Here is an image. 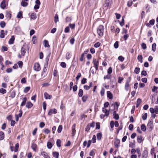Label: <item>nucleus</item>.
Segmentation results:
<instances>
[{"label":"nucleus","mask_w":158,"mask_h":158,"mask_svg":"<svg viewBox=\"0 0 158 158\" xmlns=\"http://www.w3.org/2000/svg\"><path fill=\"white\" fill-rule=\"evenodd\" d=\"M97 32L99 36H102L104 32V26L102 25H100L97 29Z\"/></svg>","instance_id":"nucleus-1"},{"label":"nucleus","mask_w":158,"mask_h":158,"mask_svg":"<svg viewBox=\"0 0 158 158\" xmlns=\"http://www.w3.org/2000/svg\"><path fill=\"white\" fill-rule=\"evenodd\" d=\"M27 47V46L26 45H23V46L22 47L21 50V54H19L18 56L19 58H21V56H24L26 53V49Z\"/></svg>","instance_id":"nucleus-2"},{"label":"nucleus","mask_w":158,"mask_h":158,"mask_svg":"<svg viewBox=\"0 0 158 158\" xmlns=\"http://www.w3.org/2000/svg\"><path fill=\"white\" fill-rule=\"evenodd\" d=\"M93 62L96 70H97L98 69V66L99 65L98 60L96 59H93Z\"/></svg>","instance_id":"nucleus-3"},{"label":"nucleus","mask_w":158,"mask_h":158,"mask_svg":"<svg viewBox=\"0 0 158 158\" xmlns=\"http://www.w3.org/2000/svg\"><path fill=\"white\" fill-rule=\"evenodd\" d=\"M34 69L35 71H39L41 69L40 64L37 63H35L34 65Z\"/></svg>","instance_id":"nucleus-4"},{"label":"nucleus","mask_w":158,"mask_h":158,"mask_svg":"<svg viewBox=\"0 0 158 158\" xmlns=\"http://www.w3.org/2000/svg\"><path fill=\"white\" fill-rule=\"evenodd\" d=\"M57 113V110L55 108L51 109L49 111L48 114L49 115H51L52 114H56Z\"/></svg>","instance_id":"nucleus-5"},{"label":"nucleus","mask_w":158,"mask_h":158,"mask_svg":"<svg viewBox=\"0 0 158 158\" xmlns=\"http://www.w3.org/2000/svg\"><path fill=\"white\" fill-rule=\"evenodd\" d=\"M102 112L105 113L106 116H108L109 115V111L107 110L105 108L103 107L102 109Z\"/></svg>","instance_id":"nucleus-6"},{"label":"nucleus","mask_w":158,"mask_h":158,"mask_svg":"<svg viewBox=\"0 0 158 158\" xmlns=\"http://www.w3.org/2000/svg\"><path fill=\"white\" fill-rule=\"evenodd\" d=\"M92 82H90L89 83V85L88 86L87 85H85L84 86V89L86 90H89L90 88L92 86Z\"/></svg>","instance_id":"nucleus-7"},{"label":"nucleus","mask_w":158,"mask_h":158,"mask_svg":"<svg viewBox=\"0 0 158 158\" xmlns=\"http://www.w3.org/2000/svg\"><path fill=\"white\" fill-rule=\"evenodd\" d=\"M144 140V139L141 135L138 136L137 138V141L138 143H140L142 142Z\"/></svg>","instance_id":"nucleus-8"},{"label":"nucleus","mask_w":158,"mask_h":158,"mask_svg":"<svg viewBox=\"0 0 158 158\" xmlns=\"http://www.w3.org/2000/svg\"><path fill=\"white\" fill-rule=\"evenodd\" d=\"M44 96L45 98L46 99H51L52 98V96L48 94L47 93L45 92L44 93Z\"/></svg>","instance_id":"nucleus-9"},{"label":"nucleus","mask_w":158,"mask_h":158,"mask_svg":"<svg viewBox=\"0 0 158 158\" xmlns=\"http://www.w3.org/2000/svg\"><path fill=\"white\" fill-rule=\"evenodd\" d=\"M113 117V118L116 120H118L119 118V116L118 114H116V111H114Z\"/></svg>","instance_id":"nucleus-10"},{"label":"nucleus","mask_w":158,"mask_h":158,"mask_svg":"<svg viewBox=\"0 0 158 158\" xmlns=\"http://www.w3.org/2000/svg\"><path fill=\"white\" fill-rule=\"evenodd\" d=\"M0 7L1 8L3 9H4L5 8L6 5L5 0H3L2 2L0 5Z\"/></svg>","instance_id":"nucleus-11"},{"label":"nucleus","mask_w":158,"mask_h":158,"mask_svg":"<svg viewBox=\"0 0 158 158\" xmlns=\"http://www.w3.org/2000/svg\"><path fill=\"white\" fill-rule=\"evenodd\" d=\"M107 96L108 98L110 99H112L113 98L112 94L111 93L110 91H107Z\"/></svg>","instance_id":"nucleus-12"},{"label":"nucleus","mask_w":158,"mask_h":158,"mask_svg":"<svg viewBox=\"0 0 158 158\" xmlns=\"http://www.w3.org/2000/svg\"><path fill=\"white\" fill-rule=\"evenodd\" d=\"M148 152L147 150H145L143 151L142 156L143 157H144V158H147V156H148Z\"/></svg>","instance_id":"nucleus-13"},{"label":"nucleus","mask_w":158,"mask_h":158,"mask_svg":"<svg viewBox=\"0 0 158 158\" xmlns=\"http://www.w3.org/2000/svg\"><path fill=\"white\" fill-rule=\"evenodd\" d=\"M33 106V104L30 102H27L26 107L28 108H30Z\"/></svg>","instance_id":"nucleus-14"},{"label":"nucleus","mask_w":158,"mask_h":158,"mask_svg":"<svg viewBox=\"0 0 158 158\" xmlns=\"http://www.w3.org/2000/svg\"><path fill=\"white\" fill-rule=\"evenodd\" d=\"M27 101V98L26 97H24L23 99V102L21 104V106H23L26 104Z\"/></svg>","instance_id":"nucleus-15"},{"label":"nucleus","mask_w":158,"mask_h":158,"mask_svg":"<svg viewBox=\"0 0 158 158\" xmlns=\"http://www.w3.org/2000/svg\"><path fill=\"white\" fill-rule=\"evenodd\" d=\"M15 39V38L14 36H12L11 38L9 40V44H13L14 43Z\"/></svg>","instance_id":"nucleus-16"},{"label":"nucleus","mask_w":158,"mask_h":158,"mask_svg":"<svg viewBox=\"0 0 158 158\" xmlns=\"http://www.w3.org/2000/svg\"><path fill=\"white\" fill-rule=\"evenodd\" d=\"M41 155L42 156L44 157V158L47 157L48 156V153L44 151L42 152H41Z\"/></svg>","instance_id":"nucleus-17"},{"label":"nucleus","mask_w":158,"mask_h":158,"mask_svg":"<svg viewBox=\"0 0 158 158\" xmlns=\"http://www.w3.org/2000/svg\"><path fill=\"white\" fill-rule=\"evenodd\" d=\"M44 46L45 47H48L49 48L50 47V46L49 45L48 41L46 40H45L44 41Z\"/></svg>","instance_id":"nucleus-18"},{"label":"nucleus","mask_w":158,"mask_h":158,"mask_svg":"<svg viewBox=\"0 0 158 158\" xmlns=\"http://www.w3.org/2000/svg\"><path fill=\"white\" fill-rule=\"evenodd\" d=\"M111 3V0H106L105 5L106 6L108 7L110 6Z\"/></svg>","instance_id":"nucleus-19"},{"label":"nucleus","mask_w":158,"mask_h":158,"mask_svg":"<svg viewBox=\"0 0 158 158\" xmlns=\"http://www.w3.org/2000/svg\"><path fill=\"white\" fill-rule=\"evenodd\" d=\"M53 156L55 158H58L59 156V153L58 152H53L52 153Z\"/></svg>","instance_id":"nucleus-20"},{"label":"nucleus","mask_w":158,"mask_h":158,"mask_svg":"<svg viewBox=\"0 0 158 158\" xmlns=\"http://www.w3.org/2000/svg\"><path fill=\"white\" fill-rule=\"evenodd\" d=\"M129 82L128 81H127L125 85V89L127 91H128L129 90Z\"/></svg>","instance_id":"nucleus-21"},{"label":"nucleus","mask_w":158,"mask_h":158,"mask_svg":"<svg viewBox=\"0 0 158 158\" xmlns=\"http://www.w3.org/2000/svg\"><path fill=\"white\" fill-rule=\"evenodd\" d=\"M75 124H73L72 127V134L73 135V136L76 133V130L75 129Z\"/></svg>","instance_id":"nucleus-22"},{"label":"nucleus","mask_w":158,"mask_h":158,"mask_svg":"<svg viewBox=\"0 0 158 158\" xmlns=\"http://www.w3.org/2000/svg\"><path fill=\"white\" fill-rule=\"evenodd\" d=\"M148 125L151 129L153 128V123L151 121H150L148 122Z\"/></svg>","instance_id":"nucleus-23"},{"label":"nucleus","mask_w":158,"mask_h":158,"mask_svg":"<svg viewBox=\"0 0 158 158\" xmlns=\"http://www.w3.org/2000/svg\"><path fill=\"white\" fill-rule=\"evenodd\" d=\"M37 145L34 143H33L31 145V148L34 151H36V149L37 148Z\"/></svg>","instance_id":"nucleus-24"},{"label":"nucleus","mask_w":158,"mask_h":158,"mask_svg":"<svg viewBox=\"0 0 158 158\" xmlns=\"http://www.w3.org/2000/svg\"><path fill=\"white\" fill-rule=\"evenodd\" d=\"M31 18L33 19H35L36 18V14L35 13H32L31 15Z\"/></svg>","instance_id":"nucleus-25"},{"label":"nucleus","mask_w":158,"mask_h":158,"mask_svg":"<svg viewBox=\"0 0 158 158\" xmlns=\"http://www.w3.org/2000/svg\"><path fill=\"white\" fill-rule=\"evenodd\" d=\"M137 59L141 63L143 62V57L141 55H139L137 57Z\"/></svg>","instance_id":"nucleus-26"},{"label":"nucleus","mask_w":158,"mask_h":158,"mask_svg":"<svg viewBox=\"0 0 158 158\" xmlns=\"http://www.w3.org/2000/svg\"><path fill=\"white\" fill-rule=\"evenodd\" d=\"M97 139L98 140H100L102 137V134L101 133H99L97 134Z\"/></svg>","instance_id":"nucleus-27"},{"label":"nucleus","mask_w":158,"mask_h":158,"mask_svg":"<svg viewBox=\"0 0 158 158\" xmlns=\"http://www.w3.org/2000/svg\"><path fill=\"white\" fill-rule=\"evenodd\" d=\"M4 138V135L3 132H0V140H2Z\"/></svg>","instance_id":"nucleus-28"},{"label":"nucleus","mask_w":158,"mask_h":158,"mask_svg":"<svg viewBox=\"0 0 158 158\" xmlns=\"http://www.w3.org/2000/svg\"><path fill=\"white\" fill-rule=\"evenodd\" d=\"M0 37L2 38H4L5 37V33L4 31L3 30H2L0 32Z\"/></svg>","instance_id":"nucleus-29"},{"label":"nucleus","mask_w":158,"mask_h":158,"mask_svg":"<svg viewBox=\"0 0 158 158\" xmlns=\"http://www.w3.org/2000/svg\"><path fill=\"white\" fill-rule=\"evenodd\" d=\"M156 44L155 43H154L152 45V50L153 52H155L156 50Z\"/></svg>","instance_id":"nucleus-30"},{"label":"nucleus","mask_w":158,"mask_h":158,"mask_svg":"<svg viewBox=\"0 0 158 158\" xmlns=\"http://www.w3.org/2000/svg\"><path fill=\"white\" fill-rule=\"evenodd\" d=\"M83 94V91L82 89H80L79 90L78 95L79 97H81Z\"/></svg>","instance_id":"nucleus-31"},{"label":"nucleus","mask_w":158,"mask_h":158,"mask_svg":"<svg viewBox=\"0 0 158 158\" xmlns=\"http://www.w3.org/2000/svg\"><path fill=\"white\" fill-rule=\"evenodd\" d=\"M17 18H22V11H19L17 15Z\"/></svg>","instance_id":"nucleus-32"},{"label":"nucleus","mask_w":158,"mask_h":158,"mask_svg":"<svg viewBox=\"0 0 158 158\" xmlns=\"http://www.w3.org/2000/svg\"><path fill=\"white\" fill-rule=\"evenodd\" d=\"M61 141L60 139H58L57 140L56 144L57 146L58 147H60L61 146Z\"/></svg>","instance_id":"nucleus-33"},{"label":"nucleus","mask_w":158,"mask_h":158,"mask_svg":"<svg viewBox=\"0 0 158 158\" xmlns=\"http://www.w3.org/2000/svg\"><path fill=\"white\" fill-rule=\"evenodd\" d=\"M88 98L87 95H84L82 98V100L83 102H85Z\"/></svg>","instance_id":"nucleus-34"},{"label":"nucleus","mask_w":158,"mask_h":158,"mask_svg":"<svg viewBox=\"0 0 158 158\" xmlns=\"http://www.w3.org/2000/svg\"><path fill=\"white\" fill-rule=\"evenodd\" d=\"M47 146L48 149H51L52 148V145L51 142H49L47 143Z\"/></svg>","instance_id":"nucleus-35"},{"label":"nucleus","mask_w":158,"mask_h":158,"mask_svg":"<svg viewBox=\"0 0 158 158\" xmlns=\"http://www.w3.org/2000/svg\"><path fill=\"white\" fill-rule=\"evenodd\" d=\"M21 5L23 7H25L28 5V3L24 1H22L21 3Z\"/></svg>","instance_id":"nucleus-36"},{"label":"nucleus","mask_w":158,"mask_h":158,"mask_svg":"<svg viewBox=\"0 0 158 158\" xmlns=\"http://www.w3.org/2000/svg\"><path fill=\"white\" fill-rule=\"evenodd\" d=\"M30 87H26L24 90V92L25 93H27L30 89Z\"/></svg>","instance_id":"nucleus-37"},{"label":"nucleus","mask_w":158,"mask_h":158,"mask_svg":"<svg viewBox=\"0 0 158 158\" xmlns=\"http://www.w3.org/2000/svg\"><path fill=\"white\" fill-rule=\"evenodd\" d=\"M19 148V144L17 143L15 145V148L14 150L15 152H17L18 151Z\"/></svg>","instance_id":"nucleus-38"},{"label":"nucleus","mask_w":158,"mask_h":158,"mask_svg":"<svg viewBox=\"0 0 158 158\" xmlns=\"http://www.w3.org/2000/svg\"><path fill=\"white\" fill-rule=\"evenodd\" d=\"M140 69L138 67L135 68L134 72L136 74H138L139 72Z\"/></svg>","instance_id":"nucleus-39"},{"label":"nucleus","mask_w":158,"mask_h":158,"mask_svg":"<svg viewBox=\"0 0 158 158\" xmlns=\"http://www.w3.org/2000/svg\"><path fill=\"white\" fill-rule=\"evenodd\" d=\"M62 126L61 125H60L58 128L57 131L59 133H60L62 131Z\"/></svg>","instance_id":"nucleus-40"},{"label":"nucleus","mask_w":158,"mask_h":158,"mask_svg":"<svg viewBox=\"0 0 158 158\" xmlns=\"http://www.w3.org/2000/svg\"><path fill=\"white\" fill-rule=\"evenodd\" d=\"M32 40L33 42V44H35L36 43V37L34 35L33 36L32 38Z\"/></svg>","instance_id":"nucleus-41"},{"label":"nucleus","mask_w":158,"mask_h":158,"mask_svg":"<svg viewBox=\"0 0 158 158\" xmlns=\"http://www.w3.org/2000/svg\"><path fill=\"white\" fill-rule=\"evenodd\" d=\"M71 57V56L70 53L67 52L66 55V58L67 60L69 59Z\"/></svg>","instance_id":"nucleus-42"},{"label":"nucleus","mask_w":158,"mask_h":158,"mask_svg":"<svg viewBox=\"0 0 158 158\" xmlns=\"http://www.w3.org/2000/svg\"><path fill=\"white\" fill-rule=\"evenodd\" d=\"M141 128L142 130L143 131H144L146 130V127L144 124H142L141 126Z\"/></svg>","instance_id":"nucleus-43"},{"label":"nucleus","mask_w":158,"mask_h":158,"mask_svg":"<svg viewBox=\"0 0 158 158\" xmlns=\"http://www.w3.org/2000/svg\"><path fill=\"white\" fill-rule=\"evenodd\" d=\"M147 113H145L142 116V119L143 120H145L147 119Z\"/></svg>","instance_id":"nucleus-44"},{"label":"nucleus","mask_w":158,"mask_h":158,"mask_svg":"<svg viewBox=\"0 0 158 158\" xmlns=\"http://www.w3.org/2000/svg\"><path fill=\"white\" fill-rule=\"evenodd\" d=\"M96 140V137L95 135H94L93 136V138L92 139L91 141H92L93 143H95Z\"/></svg>","instance_id":"nucleus-45"},{"label":"nucleus","mask_w":158,"mask_h":158,"mask_svg":"<svg viewBox=\"0 0 158 158\" xmlns=\"http://www.w3.org/2000/svg\"><path fill=\"white\" fill-rule=\"evenodd\" d=\"M105 91V89L103 88H102L100 92L102 96H103L104 95Z\"/></svg>","instance_id":"nucleus-46"},{"label":"nucleus","mask_w":158,"mask_h":158,"mask_svg":"<svg viewBox=\"0 0 158 158\" xmlns=\"http://www.w3.org/2000/svg\"><path fill=\"white\" fill-rule=\"evenodd\" d=\"M55 22L56 23L58 21V16L56 14L55 15Z\"/></svg>","instance_id":"nucleus-47"},{"label":"nucleus","mask_w":158,"mask_h":158,"mask_svg":"<svg viewBox=\"0 0 158 158\" xmlns=\"http://www.w3.org/2000/svg\"><path fill=\"white\" fill-rule=\"evenodd\" d=\"M155 113L156 114H158V106H156L154 108Z\"/></svg>","instance_id":"nucleus-48"},{"label":"nucleus","mask_w":158,"mask_h":158,"mask_svg":"<svg viewBox=\"0 0 158 158\" xmlns=\"http://www.w3.org/2000/svg\"><path fill=\"white\" fill-rule=\"evenodd\" d=\"M118 59L121 62H123L124 60V58L122 56H120L118 57Z\"/></svg>","instance_id":"nucleus-49"},{"label":"nucleus","mask_w":158,"mask_h":158,"mask_svg":"<svg viewBox=\"0 0 158 158\" xmlns=\"http://www.w3.org/2000/svg\"><path fill=\"white\" fill-rule=\"evenodd\" d=\"M6 90L3 88H1L0 89V92L4 94L6 93Z\"/></svg>","instance_id":"nucleus-50"},{"label":"nucleus","mask_w":158,"mask_h":158,"mask_svg":"<svg viewBox=\"0 0 158 158\" xmlns=\"http://www.w3.org/2000/svg\"><path fill=\"white\" fill-rule=\"evenodd\" d=\"M0 25L2 28H3L5 26V23L3 21H2L0 23Z\"/></svg>","instance_id":"nucleus-51"},{"label":"nucleus","mask_w":158,"mask_h":158,"mask_svg":"<svg viewBox=\"0 0 158 158\" xmlns=\"http://www.w3.org/2000/svg\"><path fill=\"white\" fill-rule=\"evenodd\" d=\"M85 56V53H83L81 55V57L80 58V60L81 61H82L83 60V58Z\"/></svg>","instance_id":"nucleus-52"},{"label":"nucleus","mask_w":158,"mask_h":158,"mask_svg":"<svg viewBox=\"0 0 158 158\" xmlns=\"http://www.w3.org/2000/svg\"><path fill=\"white\" fill-rule=\"evenodd\" d=\"M19 114L15 115L16 116H17L18 117H19L20 118V117H21L22 115L23 112H22V110H19Z\"/></svg>","instance_id":"nucleus-53"},{"label":"nucleus","mask_w":158,"mask_h":158,"mask_svg":"<svg viewBox=\"0 0 158 158\" xmlns=\"http://www.w3.org/2000/svg\"><path fill=\"white\" fill-rule=\"evenodd\" d=\"M81 75L80 73H78L77 77L76 78V81H78L79 78L81 77Z\"/></svg>","instance_id":"nucleus-54"},{"label":"nucleus","mask_w":158,"mask_h":158,"mask_svg":"<svg viewBox=\"0 0 158 158\" xmlns=\"http://www.w3.org/2000/svg\"><path fill=\"white\" fill-rule=\"evenodd\" d=\"M114 47L115 48H117L118 47V41H116L114 44Z\"/></svg>","instance_id":"nucleus-55"},{"label":"nucleus","mask_w":158,"mask_h":158,"mask_svg":"<svg viewBox=\"0 0 158 158\" xmlns=\"http://www.w3.org/2000/svg\"><path fill=\"white\" fill-rule=\"evenodd\" d=\"M141 47L143 49H145L147 48L146 45L144 43H143L142 44Z\"/></svg>","instance_id":"nucleus-56"},{"label":"nucleus","mask_w":158,"mask_h":158,"mask_svg":"<svg viewBox=\"0 0 158 158\" xmlns=\"http://www.w3.org/2000/svg\"><path fill=\"white\" fill-rule=\"evenodd\" d=\"M123 80V78L119 77L118 78V83H121L122 81Z\"/></svg>","instance_id":"nucleus-57"},{"label":"nucleus","mask_w":158,"mask_h":158,"mask_svg":"<svg viewBox=\"0 0 158 158\" xmlns=\"http://www.w3.org/2000/svg\"><path fill=\"white\" fill-rule=\"evenodd\" d=\"M100 45V43L99 42H97L95 43L94 45L95 48H98L99 47Z\"/></svg>","instance_id":"nucleus-58"},{"label":"nucleus","mask_w":158,"mask_h":158,"mask_svg":"<svg viewBox=\"0 0 158 158\" xmlns=\"http://www.w3.org/2000/svg\"><path fill=\"white\" fill-rule=\"evenodd\" d=\"M149 23L150 25H153L155 23V20L154 19H152L149 21Z\"/></svg>","instance_id":"nucleus-59"},{"label":"nucleus","mask_w":158,"mask_h":158,"mask_svg":"<svg viewBox=\"0 0 158 158\" xmlns=\"http://www.w3.org/2000/svg\"><path fill=\"white\" fill-rule=\"evenodd\" d=\"M86 79L85 78H83V79H82L81 81V84H85L86 83Z\"/></svg>","instance_id":"nucleus-60"},{"label":"nucleus","mask_w":158,"mask_h":158,"mask_svg":"<svg viewBox=\"0 0 158 158\" xmlns=\"http://www.w3.org/2000/svg\"><path fill=\"white\" fill-rule=\"evenodd\" d=\"M112 68L111 67L109 68L108 69V72H107L108 74H111L112 73Z\"/></svg>","instance_id":"nucleus-61"},{"label":"nucleus","mask_w":158,"mask_h":158,"mask_svg":"<svg viewBox=\"0 0 158 158\" xmlns=\"http://www.w3.org/2000/svg\"><path fill=\"white\" fill-rule=\"evenodd\" d=\"M133 125L132 124H130L129 126V129L131 131H132L133 129Z\"/></svg>","instance_id":"nucleus-62"},{"label":"nucleus","mask_w":158,"mask_h":158,"mask_svg":"<svg viewBox=\"0 0 158 158\" xmlns=\"http://www.w3.org/2000/svg\"><path fill=\"white\" fill-rule=\"evenodd\" d=\"M2 51H7V50L8 48H7L6 46H2Z\"/></svg>","instance_id":"nucleus-63"},{"label":"nucleus","mask_w":158,"mask_h":158,"mask_svg":"<svg viewBox=\"0 0 158 158\" xmlns=\"http://www.w3.org/2000/svg\"><path fill=\"white\" fill-rule=\"evenodd\" d=\"M69 26L71 29H74L75 27V24H70Z\"/></svg>","instance_id":"nucleus-64"}]
</instances>
